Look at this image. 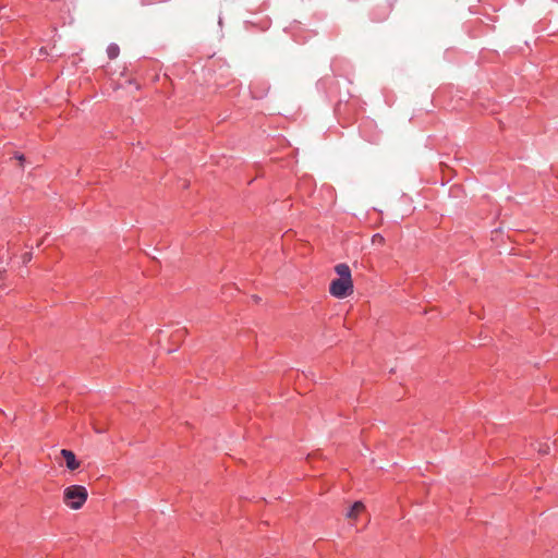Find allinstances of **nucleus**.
I'll return each mask as SVG.
<instances>
[{
  "label": "nucleus",
  "mask_w": 558,
  "mask_h": 558,
  "mask_svg": "<svg viewBox=\"0 0 558 558\" xmlns=\"http://www.w3.org/2000/svg\"><path fill=\"white\" fill-rule=\"evenodd\" d=\"M31 258H32L31 253H27V254L24 255V262H29Z\"/></svg>",
  "instance_id": "obj_7"
},
{
  "label": "nucleus",
  "mask_w": 558,
  "mask_h": 558,
  "mask_svg": "<svg viewBox=\"0 0 558 558\" xmlns=\"http://www.w3.org/2000/svg\"><path fill=\"white\" fill-rule=\"evenodd\" d=\"M16 158H17L20 161H23V160H24V156H23V155H19V156H16Z\"/></svg>",
  "instance_id": "obj_8"
},
{
  "label": "nucleus",
  "mask_w": 558,
  "mask_h": 558,
  "mask_svg": "<svg viewBox=\"0 0 558 558\" xmlns=\"http://www.w3.org/2000/svg\"><path fill=\"white\" fill-rule=\"evenodd\" d=\"M96 432H97V433H102L101 427L96 428Z\"/></svg>",
  "instance_id": "obj_9"
},
{
  "label": "nucleus",
  "mask_w": 558,
  "mask_h": 558,
  "mask_svg": "<svg viewBox=\"0 0 558 558\" xmlns=\"http://www.w3.org/2000/svg\"><path fill=\"white\" fill-rule=\"evenodd\" d=\"M96 432H97V433H102L101 427L96 428Z\"/></svg>",
  "instance_id": "obj_10"
},
{
  "label": "nucleus",
  "mask_w": 558,
  "mask_h": 558,
  "mask_svg": "<svg viewBox=\"0 0 558 558\" xmlns=\"http://www.w3.org/2000/svg\"><path fill=\"white\" fill-rule=\"evenodd\" d=\"M107 52L110 59H114L119 54V47L117 45H111L108 47Z\"/></svg>",
  "instance_id": "obj_5"
},
{
  "label": "nucleus",
  "mask_w": 558,
  "mask_h": 558,
  "mask_svg": "<svg viewBox=\"0 0 558 558\" xmlns=\"http://www.w3.org/2000/svg\"><path fill=\"white\" fill-rule=\"evenodd\" d=\"M372 242L374 244L375 243L383 244L384 243V238L380 234H375V235H373Z\"/></svg>",
  "instance_id": "obj_6"
},
{
  "label": "nucleus",
  "mask_w": 558,
  "mask_h": 558,
  "mask_svg": "<svg viewBox=\"0 0 558 558\" xmlns=\"http://www.w3.org/2000/svg\"><path fill=\"white\" fill-rule=\"evenodd\" d=\"M336 274L339 278L330 282L329 292L338 299H343L353 293V281L351 269L347 264H338L335 267Z\"/></svg>",
  "instance_id": "obj_1"
},
{
  "label": "nucleus",
  "mask_w": 558,
  "mask_h": 558,
  "mask_svg": "<svg viewBox=\"0 0 558 558\" xmlns=\"http://www.w3.org/2000/svg\"><path fill=\"white\" fill-rule=\"evenodd\" d=\"M60 454L63 457L66 463V468L71 471L76 470L80 466V462L76 460V457L73 451L68 449H62Z\"/></svg>",
  "instance_id": "obj_3"
},
{
  "label": "nucleus",
  "mask_w": 558,
  "mask_h": 558,
  "mask_svg": "<svg viewBox=\"0 0 558 558\" xmlns=\"http://www.w3.org/2000/svg\"><path fill=\"white\" fill-rule=\"evenodd\" d=\"M365 511V506L362 501H355L345 513L349 520H356Z\"/></svg>",
  "instance_id": "obj_4"
},
{
  "label": "nucleus",
  "mask_w": 558,
  "mask_h": 558,
  "mask_svg": "<svg viewBox=\"0 0 558 558\" xmlns=\"http://www.w3.org/2000/svg\"><path fill=\"white\" fill-rule=\"evenodd\" d=\"M88 497L87 489L81 485H72L64 489L63 501L73 510H78L86 502Z\"/></svg>",
  "instance_id": "obj_2"
},
{
  "label": "nucleus",
  "mask_w": 558,
  "mask_h": 558,
  "mask_svg": "<svg viewBox=\"0 0 558 558\" xmlns=\"http://www.w3.org/2000/svg\"><path fill=\"white\" fill-rule=\"evenodd\" d=\"M454 189H456V192H457V191H458V190H460L461 187H460V186H458V185L456 184V185H454Z\"/></svg>",
  "instance_id": "obj_11"
}]
</instances>
